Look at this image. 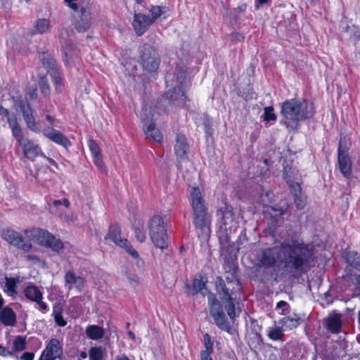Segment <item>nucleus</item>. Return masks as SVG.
<instances>
[{"label":"nucleus","mask_w":360,"mask_h":360,"mask_svg":"<svg viewBox=\"0 0 360 360\" xmlns=\"http://www.w3.org/2000/svg\"><path fill=\"white\" fill-rule=\"evenodd\" d=\"M315 246L301 239H291L263 250L258 257L259 266L269 269L279 262L281 274L297 278L307 272L314 260Z\"/></svg>","instance_id":"f257e3e1"},{"label":"nucleus","mask_w":360,"mask_h":360,"mask_svg":"<svg viewBox=\"0 0 360 360\" xmlns=\"http://www.w3.org/2000/svg\"><path fill=\"white\" fill-rule=\"evenodd\" d=\"M315 113L312 103L303 98H292L281 103V115L286 120L285 124L297 129L300 121L311 118Z\"/></svg>","instance_id":"f03ea898"},{"label":"nucleus","mask_w":360,"mask_h":360,"mask_svg":"<svg viewBox=\"0 0 360 360\" xmlns=\"http://www.w3.org/2000/svg\"><path fill=\"white\" fill-rule=\"evenodd\" d=\"M193 223L199 238L206 240L210 233L211 215L198 187H193L190 193Z\"/></svg>","instance_id":"7ed1b4c3"},{"label":"nucleus","mask_w":360,"mask_h":360,"mask_svg":"<svg viewBox=\"0 0 360 360\" xmlns=\"http://www.w3.org/2000/svg\"><path fill=\"white\" fill-rule=\"evenodd\" d=\"M9 126L11 128L14 138L22 147L23 154L26 158L34 161L39 155L45 157L38 144L24 136L22 129L17 120H9Z\"/></svg>","instance_id":"20e7f679"},{"label":"nucleus","mask_w":360,"mask_h":360,"mask_svg":"<svg viewBox=\"0 0 360 360\" xmlns=\"http://www.w3.org/2000/svg\"><path fill=\"white\" fill-rule=\"evenodd\" d=\"M139 53L143 72L146 74L157 72L161 60L158 51L149 44L144 43L139 46Z\"/></svg>","instance_id":"39448f33"},{"label":"nucleus","mask_w":360,"mask_h":360,"mask_svg":"<svg viewBox=\"0 0 360 360\" xmlns=\"http://www.w3.org/2000/svg\"><path fill=\"white\" fill-rule=\"evenodd\" d=\"M25 232L27 236L34 242L50 248L54 252H58L64 248L63 243L46 230L33 228L30 230H25Z\"/></svg>","instance_id":"423d86ee"},{"label":"nucleus","mask_w":360,"mask_h":360,"mask_svg":"<svg viewBox=\"0 0 360 360\" xmlns=\"http://www.w3.org/2000/svg\"><path fill=\"white\" fill-rule=\"evenodd\" d=\"M149 235L154 245L164 250L168 245V237L165 227V223L160 215H154L148 223Z\"/></svg>","instance_id":"0eeeda50"},{"label":"nucleus","mask_w":360,"mask_h":360,"mask_svg":"<svg viewBox=\"0 0 360 360\" xmlns=\"http://www.w3.org/2000/svg\"><path fill=\"white\" fill-rule=\"evenodd\" d=\"M186 100L187 97L186 96L184 87L175 85L172 89L167 91L166 98H162L158 100V105L156 106L158 112L159 114L167 112L168 110L167 109L161 110V106H164L165 105H172V104H175L178 106H182L186 103Z\"/></svg>","instance_id":"6e6552de"},{"label":"nucleus","mask_w":360,"mask_h":360,"mask_svg":"<svg viewBox=\"0 0 360 360\" xmlns=\"http://www.w3.org/2000/svg\"><path fill=\"white\" fill-rule=\"evenodd\" d=\"M217 214L220 218L221 223L219 226V239L221 240L224 238L225 242L229 243L230 240L229 231L231 232V224L234 219L233 207L231 205L224 202L217 210Z\"/></svg>","instance_id":"1a4fd4ad"},{"label":"nucleus","mask_w":360,"mask_h":360,"mask_svg":"<svg viewBox=\"0 0 360 360\" xmlns=\"http://www.w3.org/2000/svg\"><path fill=\"white\" fill-rule=\"evenodd\" d=\"M338 160L341 173L345 177L350 176L352 174V162L348 155V147L345 139L341 138L339 141Z\"/></svg>","instance_id":"9d476101"},{"label":"nucleus","mask_w":360,"mask_h":360,"mask_svg":"<svg viewBox=\"0 0 360 360\" xmlns=\"http://www.w3.org/2000/svg\"><path fill=\"white\" fill-rule=\"evenodd\" d=\"M1 237L11 245L24 251H29L32 248L30 240H25L22 236L13 229H4L1 232Z\"/></svg>","instance_id":"9b49d317"},{"label":"nucleus","mask_w":360,"mask_h":360,"mask_svg":"<svg viewBox=\"0 0 360 360\" xmlns=\"http://www.w3.org/2000/svg\"><path fill=\"white\" fill-rule=\"evenodd\" d=\"M62 354V347L59 340L56 338H52L42 352L39 360H63L61 358Z\"/></svg>","instance_id":"f8f14e48"},{"label":"nucleus","mask_w":360,"mask_h":360,"mask_svg":"<svg viewBox=\"0 0 360 360\" xmlns=\"http://www.w3.org/2000/svg\"><path fill=\"white\" fill-rule=\"evenodd\" d=\"M323 325L326 329L333 334L339 333L342 328V314L333 312L323 319Z\"/></svg>","instance_id":"ddd939ff"},{"label":"nucleus","mask_w":360,"mask_h":360,"mask_svg":"<svg viewBox=\"0 0 360 360\" xmlns=\"http://www.w3.org/2000/svg\"><path fill=\"white\" fill-rule=\"evenodd\" d=\"M91 14L84 7H82L78 15L75 17L73 22L75 29L79 32H84L87 31L91 25Z\"/></svg>","instance_id":"4468645a"},{"label":"nucleus","mask_w":360,"mask_h":360,"mask_svg":"<svg viewBox=\"0 0 360 360\" xmlns=\"http://www.w3.org/2000/svg\"><path fill=\"white\" fill-rule=\"evenodd\" d=\"M215 285L217 292L222 300H230V298L233 297L234 294L239 290L232 286L231 283H229V285L226 283L221 276L217 277Z\"/></svg>","instance_id":"2eb2a0df"},{"label":"nucleus","mask_w":360,"mask_h":360,"mask_svg":"<svg viewBox=\"0 0 360 360\" xmlns=\"http://www.w3.org/2000/svg\"><path fill=\"white\" fill-rule=\"evenodd\" d=\"M175 154L179 162L187 159L189 145L184 135L178 134L174 146Z\"/></svg>","instance_id":"dca6fc26"},{"label":"nucleus","mask_w":360,"mask_h":360,"mask_svg":"<svg viewBox=\"0 0 360 360\" xmlns=\"http://www.w3.org/2000/svg\"><path fill=\"white\" fill-rule=\"evenodd\" d=\"M153 23V20L146 15L135 13L133 20V27L138 36H141Z\"/></svg>","instance_id":"f3484780"},{"label":"nucleus","mask_w":360,"mask_h":360,"mask_svg":"<svg viewBox=\"0 0 360 360\" xmlns=\"http://www.w3.org/2000/svg\"><path fill=\"white\" fill-rule=\"evenodd\" d=\"M43 134L50 141L65 148L71 145L70 141L64 134L53 128L44 129Z\"/></svg>","instance_id":"a211bd4d"},{"label":"nucleus","mask_w":360,"mask_h":360,"mask_svg":"<svg viewBox=\"0 0 360 360\" xmlns=\"http://www.w3.org/2000/svg\"><path fill=\"white\" fill-rule=\"evenodd\" d=\"M210 315L214 319L215 324L222 330L228 333L231 332V327L229 321H228L226 314L223 311V307L214 309L210 310Z\"/></svg>","instance_id":"6ab92c4d"},{"label":"nucleus","mask_w":360,"mask_h":360,"mask_svg":"<svg viewBox=\"0 0 360 360\" xmlns=\"http://www.w3.org/2000/svg\"><path fill=\"white\" fill-rule=\"evenodd\" d=\"M63 60L67 65H70L77 58L76 49L71 40H65L62 44Z\"/></svg>","instance_id":"aec40b11"},{"label":"nucleus","mask_w":360,"mask_h":360,"mask_svg":"<svg viewBox=\"0 0 360 360\" xmlns=\"http://www.w3.org/2000/svg\"><path fill=\"white\" fill-rule=\"evenodd\" d=\"M165 79L167 82H172L175 79L176 84L179 86L184 87L188 82L186 72L181 67H176V70L172 72H167Z\"/></svg>","instance_id":"412c9836"},{"label":"nucleus","mask_w":360,"mask_h":360,"mask_svg":"<svg viewBox=\"0 0 360 360\" xmlns=\"http://www.w3.org/2000/svg\"><path fill=\"white\" fill-rule=\"evenodd\" d=\"M65 286L70 290L72 288V285L82 291L84 287V279L81 276H77L72 271H68L65 276Z\"/></svg>","instance_id":"4be33fe9"},{"label":"nucleus","mask_w":360,"mask_h":360,"mask_svg":"<svg viewBox=\"0 0 360 360\" xmlns=\"http://www.w3.org/2000/svg\"><path fill=\"white\" fill-rule=\"evenodd\" d=\"M0 321L4 326H13L16 323V314L8 307H6L0 311Z\"/></svg>","instance_id":"5701e85b"},{"label":"nucleus","mask_w":360,"mask_h":360,"mask_svg":"<svg viewBox=\"0 0 360 360\" xmlns=\"http://www.w3.org/2000/svg\"><path fill=\"white\" fill-rule=\"evenodd\" d=\"M39 58L41 61L43 66L47 70L48 72L58 68L56 61L51 52H42L39 53Z\"/></svg>","instance_id":"b1692460"},{"label":"nucleus","mask_w":360,"mask_h":360,"mask_svg":"<svg viewBox=\"0 0 360 360\" xmlns=\"http://www.w3.org/2000/svg\"><path fill=\"white\" fill-rule=\"evenodd\" d=\"M121 229L120 227L117 224L111 225L109 228V231L107 236L105 237V240L109 239L112 240L117 245L121 246L120 241H124L126 239H122L120 237Z\"/></svg>","instance_id":"393cba45"},{"label":"nucleus","mask_w":360,"mask_h":360,"mask_svg":"<svg viewBox=\"0 0 360 360\" xmlns=\"http://www.w3.org/2000/svg\"><path fill=\"white\" fill-rule=\"evenodd\" d=\"M89 147L94 157L96 166L102 167L103 165L101 150L98 144L93 139L89 141Z\"/></svg>","instance_id":"a878e982"},{"label":"nucleus","mask_w":360,"mask_h":360,"mask_svg":"<svg viewBox=\"0 0 360 360\" xmlns=\"http://www.w3.org/2000/svg\"><path fill=\"white\" fill-rule=\"evenodd\" d=\"M301 322V318L296 314H293V316H285L279 321L280 324L289 329L297 328Z\"/></svg>","instance_id":"bb28decb"},{"label":"nucleus","mask_w":360,"mask_h":360,"mask_svg":"<svg viewBox=\"0 0 360 360\" xmlns=\"http://www.w3.org/2000/svg\"><path fill=\"white\" fill-rule=\"evenodd\" d=\"M24 294L27 299L33 302L40 301L43 297L42 292L33 285H27L24 290Z\"/></svg>","instance_id":"cd10ccee"},{"label":"nucleus","mask_w":360,"mask_h":360,"mask_svg":"<svg viewBox=\"0 0 360 360\" xmlns=\"http://www.w3.org/2000/svg\"><path fill=\"white\" fill-rule=\"evenodd\" d=\"M144 133L147 137L151 138L153 141L160 143L162 140V136L158 129L155 128V122H150L146 128H143Z\"/></svg>","instance_id":"c85d7f7f"},{"label":"nucleus","mask_w":360,"mask_h":360,"mask_svg":"<svg viewBox=\"0 0 360 360\" xmlns=\"http://www.w3.org/2000/svg\"><path fill=\"white\" fill-rule=\"evenodd\" d=\"M223 269L226 274L230 273H238L239 269L237 262L231 256H225L224 258Z\"/></svg>","instance_id":"c756f323"},{"label":"nucleus","mask_w":360,"mask_h":360,"mask_svg":"<svg viewBox=\"0 0 360 360\" xmlns=\"http://www.w3.org/2000/svg\"><path fill=\"white\" fill-rule=\"evenodd\" d=\"M121 246L120 248H124L132 257L134 259H137V266L139 268L141 267L144 264L143 260L139 258V253L138 252L132 248V245L129 243V242L127 240L124 241H120Z\"/></svg>","instance_id":"7c9ffc66"},{"label":"nucleus","mask_w":360,"mask_h":360,"mask_svg":"<svg viewBox=\"0 0 360 360\" xmlns=\"http://www.w3.org/2000/svg\"><path fill=\"white\" fill-rule=\"evenodd\" d=\"M86 335L91 340H98L104 336V330L96 325H91L86 328Z\"/></svg>","instance_id":"2f4dec72"},{"label":"nucleus","mask_w":360,"mask_h":360,"mask_svg":"<svg viewBox=\"0 0 360 360\" xmlns=\"http://www.w3.org/2000/svg\"><path fill=\"white\" fill-rule=\"evenodd\" d=\"M298 170L292 165H286L283 169V177L287 184L295 182L297 179Z\"/></svg>","instance_id":"473e14b6"},{"label":"nucleus","mask_w":360,"mask_h":360,"mask_svg":"<svg viewBox=\"0 0 360 360\" xmlns=\"http://www.w3.org/2000/svg\"><path fill=\"white\" fill-rule=\"evenodd\" d=\"M226 302L224 305V309L227 312L228 316L231 320H234L236 316H238L240 313V310H238V314L236 311V303L234 302V298L231 297L230 300H224Z\"/></svg>","instance_id":"72a5a7b5"},{"label":"nucleus","mask_w":360,"mask_h":360,"mask_svg":"<svg viewBox=\"0 0 360 360\" xmlns=\"http://www.w3.org/2000/svg\"><path fill=\"white\" fill-rule=\"evenodd\" d=\"M153 117V115L152 114L151 108L147 106L143 107L141 113V120L144 128H146L150 122H154Z\"/></svg>","instance_id":"f704fd0d"},{"label":"nucleus","mask_w":360,"mask_h":360,"mask_svg":"<svg viewBox=\"0 0 360 360\" xmlns=\"http://www.w3.org/2000/svg\"><path fill=\"white\" fill-rule=\"evenodd\" d=\"M347 263L354 269L360 271V253L349 252L346 257Z\"/></svg>","instance_id":"c9c22d12"},{"label":"nucleus","mask_w":360,"mask_h":360,"mask_svg":"<svg viewBox=\"0 0 360 360\" xmlns=\"http://www.w3.org/2000/svg\"><path fill=\"white\" fill-rule=\"evenodd\" d=\"M50 22L47 19H39L34 25V33L44 34L50 28Z\"/></svg>","instance_id":"e433bc0d"},{"label":"nucleus","mask_w":360,"mask_h":360,"mask_svg":"<svg viewBox=\"0 0 360 360\" xmlns=\"http://www.w3.org/2000/svg\"><path fill=\"white\" fill-rule=\"evenodd\" d=\"M134 233L136 239L143 243L146 239V232L144 231V224L141 221H138L137 224L134 226Z\"/></svg>","instance_id":"4c0bfd02"},{"label":"nucleus","mask_w":360,"mask_h":360,"mask_svg":"<svg viewBox=\"0 0 360 360\" xmlns=\"http://www.w3.org/2000/svg\"><path fill=\"white\" fill-rule=\"evenodd\" d=\"M124 275L128 280L130 286L136 288L140 283V278L137 274L132 272L129 268H127L124 271Z\"/></svg>","instance_id":"58836bf2"},{"label":"nucleus","mask_w":360,"mask_h":360,"mask_svg":"<svg viewBox=\"0 0 360 360\" xmlns=\"http://www.w3.org/2000/svg\"><path fill=\"white\" fill-rule=\"evenodd\" d=\"M38 84L41 93L46 97L49 96L50 94V87L47 77L45 75L39 76Z\"/></svg>","instance_id":"ea45409f"},{"label":"nucleus","mask_w":360,"mask_h":360,"mask_svg":"<svg viewBox=\"0 0 360 360\" xmlns=\"http://www.w3.org/2000/svg\"><path fill=\"white\" fill-rule=\"evenodd\" d=\"M224 281L228 285L231 283L232 286L240 289V281L238 276V273H235V271H233V273L226 274Z\"/></svg>","instance_id":"a19ab883"},{"label":"nucleus","mask_w":360,"mask_h":360,"mask_svg":"<svg viewBox=\"0 0 360 360\" xmlns=\"http://www.w3.org/2000/svg\"><path fill=\"white\" fill-rule=\"evenodd\" d=\"M27 127L32 131L38 133L40 131L39 124L37 123L34 117L32 114H30L27 117L24 118Z\"/></svg>","instance_id":"79ce46f5"},{"label":"nucleus","mask_w":360,"mask_h":360,"mask_svg":"<svg viewBox=\"0 0 360 360\" xmlns=\"http://www.w3.org/2000/svg\"><path fill=\"white\" fill-rule=\"evenodd\" d=\"M26 338L23 336H16L13 342L14 351H22L26 349Z\"/></svg>","instance_id":"37998d69"},{"label":"nucleus","mask_w":360,"mask_h":360,"mask_svg":"<svg viewBox=\"0 0 360 360\" xmlns=\"http://www.w3.org/2000/svg\"><path fill=\"white\" fill-rule=\"evenodd\" d=\"M204 345H205V350L200 352V355L204 354H211L213 353V342L211 340V338L208 333H205L204 335Z\"/></svg>","instance_id":"c03bdc74"},{"label":"nucleus","mask_w":360,"mask_h":360,"mask_svg":"<svg viewBox=\"0 0 360 360\" xmlns=\"http://www.w3.org/2000/svg\"><path fill=\"white\" fill-rule=\"evenodd\" d=\"M267 335L271 340L276 341L282 340L284 333L281 327H274L269 331Z\"/></svg>","instance_id":"a18cd8bd"},{"label":"nucleus","mask_w":360,"mask_h":360,"mask_svg":"<svg viewBox=\"0 0 360 360\" xmlns=\"http://www.w3.org/2000/svg\"><path fill=\"white\" fill-rule=\"evenodd\" d=\"M90 360H102L103 351L101 347H91L89 352Z\"/></svg>","instance_id":"49530a36"},{"label":"nucleus","mask_w":360,"mask_h":360,"mask_svg":"<svg viewBox=\"0 0 360 360\" xmlns=\"http://www.w3.org/2000/svg\"><path fill=\"white\" fill-rule=\"evenodd\" d=\"M207 300L210 311L213 310L214 309H218V307H223L220 302L216 298L215 295L211 292H209L208 293Z\"/></svg>","instance_id":"de8ad7c7"},{"label":"nucleus","mask_w":360,"mask_h":360,"mask_svg":"<svg viewBox=\"0 0 360 360\" xmlns=\"http://www.w3.org/2000/svg\"><path fill=\"white\" fill-rule=\"evenodd\" d=\"M283 213H280L278 216L271 217L268 221L269 228L275 231L277 227L280 226L283 223V218L281 217Z\"/></svg>","instance_id":"09e8293b"},{"label":"nucleus","mask_w":360,"mask_h":360,"mask_svg":"<svg viewBox=\"0 0 360 360\" xmlns=\"http://www.w3.org/2000/svg\"><path fill=\"white\" fill-rule=\"evenodd\" d=\"M294 203L297 210H302L304 208L307 204V197L303 193L302 195L293 197Z\"/></svg>","instance_id":"8fccbe9b"},{"label":"nucleus","mask_w":360,"mask_h":360,"mask_svg":"<svg viewBox=\"0 0 360 360\" xmlns=\"http://www.w3.org/2000/svg\"><path fill=\"white\" fill-rule=\"evenodd\" d=\"M205 288V283L202 279L195 278L193 281L192 292L193 294H197Z\"/></svg>","instance_id":"3c124183"},{"label":"nucleus","mask_w":360,"mask_h":360,"mask_svg":"<svg viewBox=\"0 0 360 360\" xmlns=\"http://www.w3.org/2000/svg\"><path fill=\"white\" fill-rule=\"evenodd\" d=\"M13 105L16 110H20V112L22 110H25L26 107H28L30 104L25 100L21 98H13Z\"/></svg>","instance_id":"603ef678"},{"label":"nucleus","mask_w":360,"mask_h":360,"mask_svg":"<svg viewBox=\"0 0 360 360\" xmlns=\"http://www.w3.org/2000/svg\"><path fill=\"white\" fill-rule=\"evenodd\" d=\"M13 105L16 110H20V112L22 110H25L26 107H28L30 104L25 100L21 98H13Z\"/></svg>","instance_id":"864d4df0"},{"label":"nucleus","mask_w":360,"mask_h":360,"mask_svg":"<svg viewBox=\"0 0 360 360\" xmlns=\"http://www.w3.org/2000/svg\"><path fill=\"white\" fill-rule=\"evenodd\" d=\"M288 185L289 186L290 193L293 197L303 194L302 188L299 183L293 182L288 184Z\"/></svg>","instance_id":"5fc2aeb1"},{"label":"nucleus","mask_w":360,"mask_h":360,"mask_svg":"<svg viewBox=\"0 0 360 360\" xmlns=\"http://www.w3.org/2000/svg\"><path fill=\"white\" fill-rule=\"evenodd\" d=\"M264 120L266 121H275L276 115L274 113V108L271 106L266 107L263 115Z\"/></svg>","instance_id":"6e6d98bb"},{"label":"nucleus","mask_w":360,"mask_h":360,"mask_svg":"<svg viewBox=\"0 0 360 360\" xmlns=\"http://www.w3.org/2000/svg\"><path fill=\"white\" fill-rule=\"evenodd\" d=\"M295 20L296 15L291 12H288L286 13V16L284 17L283 23L285 26L293 28Z\"/></svg>","instance_id":"4d7b16f0"},{"label":"nucleus","mask_w":360,"mask_h":360,"mask_svg":"<svg viewBox=\"0 0 360 360\" xmlns=\"http://www.w3.org/2000/svg\"><path fill=\"white\" fill-rule=\"evenodd\" d=\"M276 309H281L282 311L281 312L283 315H287L290 313V306L285 301H279L276 304Z\"/></svg>","instance_id":"13d9d810"},{"label":"nucleus","mask_w":360,"mask_h":360,"mask_svg":"<svg viewBox=\"0 0 360 360\" xmlns=\"http://www.w3.org/2000/svg\"><path fill=\"white\" fill-rule=\"evenodd\" d=\"M5 285L8 292L13 293L15 292V281L12 278H6Z\"/></svg>","instance_id":"bf43d9fd"},{"label":"nucleus","mask_w":360,"mask_h":360,"mask_svg":"<svg viewBox=\"0 0 360 360\" xmlns=\"http://www.w3.org/2000/svg\"><path fill=\"white\" fill-rule=\"evenodd\" d=\"M150 13L151 14V18L150 19L153 20V22L158 18H159L161 15L162 10L159 6H153L150 10Z\"/></svg>","instance_id":"052dcab7"},{"label":"nucleus","mask_w":360,"mask_h":360,"mask_svg":"<svg viewBox=\"0 0 360 360\" xmlns=\"http://www.w3.org/2000/svg\"><path fill=\"white\" fill-rule=\"evenodd\" d=\"M51 76L52 77L55 84L56 85H60L61 82V78H60V73L59 72V69L57 68L54 70H52L49 72Z\"/></svg>","instance_id":"680f3d73"},{"label":"nucleus","mask_w":360,"mask_h":360,"mask_svg":"<svg viewBox=\"0 0 360 360\" xmlns=\"http://www.w3.org/2000/svg\"><path fill=\"white\" fill-rule=\"evenodd\" d=\"M63 311V307L61 302H56L53 307V316L56 315H61Z\"/></svg>","instance_id":"e2e57ef3"},{"label":"nucleus","mask_w":360,"mask_h":360,"mask_svg":"<svg viewBox=\"0 0 360 360\" xmlns=\"http://www.w3.org/2000/svg\"><path fill=\"white\" fill-rule=\"evenodd\" d=\"M54 317V321H55V323L60 326V327H64L66 326L67 324V321L64 320L63 317V315H56V316H53Z\"/></svg>","instance_id":"0e129e2a"},{"label":"nucleus","mask_w":360,"mask_h":360,"mask_svg":"<svg viewBox=\"0 0 360 360\" xmlns=\"http://www.w3.org/2000/svg\"><path fill=\"white\" fill-rule=\"evenodd\" d=\"M0 115H4L7 117L8 119V123L9 124V120H17V119L13 117H11L10 116V112H9V110L8 109H6L4 108V107L2 106H0Z\"/></svg>","instance_id":"69168bd1"},{"label":"nucleus","mask_w":360,"mask_h":360,"mask_svg":"<svg viewBox=\"0 0 360 360\" xmlns=\"http://www.w3.org/2000/svg\"><path fill=\"white\" fill-rule=\"evenodd\" d=\"M14 353L12 351L7 349L6 347L0 345V356H13Z\"/></svg>","instance_id":"338daca9"},{"label":"nucleus","mask_w":360,"mask_h":360,"mask_svg":"<svg viewBox=\"0 0 360 360\" xmlns=\"http://www.w3.org/2000/svg\"><path fill=\"white\" fill-rule=\"evenodd\" d=\"M34 354L33 352H25L21 356L22 360H33Z\"/></svg>","instance_id":"774afa93"}]
</instances>
